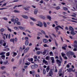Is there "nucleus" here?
<instances>
[{
  "label": "nucleus",
  "mask_w": 77,
  "mask_h": 77,
  "mask_svg": "<svg viewBox=\"0 0 77 77\" xmlns=\"http://www.w3.org/2000/svg\"><path fill=\"white\" fill-rule=\"evenodd\" d=\"M66 54L68 57L70 58L72 57V56H73V57H74V58H76V56L75 55V54H74V53L71 52V51H69L67 52Z\"/></svg>",
  "instance_id": "f257e3e1"
},
{
  "label": "nucleus",
  "mask_w": 77,
  "mask_h": 77,
  "mask_svg": "<svg viewBox=\"0 0 77 77\" xmlns=\"http://www.w3.org/2000/svg\"><path fill=\"white\" fill-rule=\"evenodd\" d=\"M4 43L3 45V43ZM3 45V46H4V47H5L6 46V43L5 42V41L3 40H1L0 41V46H2L1 45Z\"/></svg>",
  "instance_id": "f03ea898"
},
{
  "label": "nucleus",
  "mask_w": 77,
  "mask_h": 77,
  "mask_svg": "<svg viewBox=\"0 0 77 77\" xmlns=\"http://www.w3.org/2000/svg\"><path fill=\"white\" fill-rule=\"evenodd\" d=\"M58 28H60V29H62V30L63 29V28L62 27L60 26H56L55 27V29L56 30V32H58V30H59V29Z\"/></svg>",
  "instance_id": "7ed1b4c3"
},
{
  "label": "nucleus",
  "mask_w": 77,
  "mask_h": 77,
  "mask_svg": "<svg viewBox=\"0 0 77 77\" xmlns=\"http://www.w3.org/2000/svg\"><path fill=\"white\" fill-rule=\"evenodd\" d=\"M29 49H30V48L29 47H26L23 51L24 53H27L29 50Z\"/></svg>",
  "instance_id": "20e7f679"
},
{
  "label": "nucleus",
  "mask_w": 77,
  "mask_h": 77,
  "mask_svg": "<svg viewBox=\"0 0 77 77\" xmlns=\"http://www.w3.org/2000/svg\"><path fill=\"white\" fill-rule=\"evenodd\" d=\"M42 63H44L46 65H48V63L47 61H46L45 59H43L42 60Z\"/></svg>",
  "instance_id": "39448f33"
},
{
  "label": "nucleus",
  "mask_w": 77,
  "mask_h": 77,
  "mask_svg": "<svg viewBox=\"0 0 77 77\" xmlns=\"http://www.w3.org/2000/svg\"><path fill=\"white\" fill-rule=\"evenodd\" d=\"M49 76L51 77L53 75V70L50 69L49 72Z\"/></svg>",
  "instance_id": "423d86ee"
},
{
  "label": "nucleus",
  "mask_w": 77,
  "mask_h": 77,
  "mask_svg": "<svg viewBox=\"0 0 77 77\" xmlns=\"http://www.w3.org/2000/svg\"><path fill=\"white\" fill-rule=\"evenodd\" d=\"M67 70H68L69 72H71V71H72V72H75V70H73V69L72 68H69V70L67 69Z\"/></svg>",
  "instance_id": "0eeeda50"
},
{
  "label": "nucleus",
  "mask_w": 77,
  "mask_h": 77,
  "mask_svg": "<svg viewBox=\"0 0 77 77\" xmlns=\"http://www.w3.org/2000/svg\"><path fill=\"white\" fill-rule=\"evenodd\" d=\"M35 73V71L34 70L32 71H32H30V74H32L33 76H34V75H35V74H34Z\"/></svg>",
  "instance_id": "6e6552de"
},
{
  "label": "nucleus",
  "mask_w": 77,
  "mask_h": 77,
  "mask_svg": "<svg viewBox=\"0 0 77 77\" xmlns=\"http://www.w3.org/2000/svg\"><path fill=\"white\" fill-rule=\"evenodd\" d=\"M22 17H23V18H25V19H28V17L26 15H22Z\"/></svg>",
  "instance_id": "1a4fd4ad"
},
{
  "label": "nucleus",
  "mask_w": 77,
  "mask_h": 77,
  "mask_svg": "<svg viewBox=\"0 0 77 77\" xmlns=\"http://www.w3.org/2000/svg\"><path fill=\"white\" fill-rule=\"evenodd\" d=\"M69 30L70 31H74V28L72 26L69 27Z\"/></svg>",
  "instance_id": "9d476101"
},
{
  "label": "nucleus",
  "mask_w": 77,
  "mask_h": 77,
  "mask_svg": "<svg viewBox=\"0 0 77 77\" xmlns=\"http://www.w3.org/2000/svg\"><path fill=\"white\" fill-rule=\"evenodd\" d=\"M64 47H62V48L63 49V50H66V47H67V45H64Z\"/></svg>",
  "instance_id": "9b49d317"
},
{
  "label": "nucleus",
  "mask_w": 77,
  "mask_h": 77,
  "mask_svg": "<svg viewBox=\"0 0 77 77\" xmlns=\"http://www.w3.org/2000/svg\"><path fill=\"white\" fill-rule=\"evenodd\" d=\"M43 42L44 43H47V42H48V40H47L46 39H44L43 40Z\"/></svg>",
  "instance_id": "f8f14e48"
},
{
  "label": "nucleus",
  "mask_w": 77,
  "mask_h": 77,
  "mask_svg": "<svg viewBox=\"0 0 77 77\" xmlns=\"http://www.w3.org/2000/svg\"><path fill=\"white\" fill-rule=\"evenodd\" d=\"M46 53H47V50H46V49H45L44 50V51H43V53L42 52V54L43 55H45Z\"/></svg>",
  "instance_id": "ddd939ff"
},
{
  "label": "nucleus",
  "mask_w": 77,
  "mask_h": 77,
  "mask_svg": "<svg viewBox=\"0 0 77 77\" xmlns=\"http://www.w3.org/2000/svg\"><path fill=\"white\" fill-rule=\"evenodd\" d=\"M70 33L71 35H76V33L74 32V30L71 31L70 32Z\"/></svg>",
  "instance_id": "4468645a"
},
{
  "label": "nucleus",
  "mask_w": 77,
  "mask_h": 77,
  "mask_svg": "<svg viewBox=\"0 0 77 77\" xmlns=\"http://www.w3.org/2000/svg\"><path fill=\"white\" fill-rule=\"evenodd\" d=\"M13 54L12 55V57H15L17 55V53L15 52H13Z\"/></svg>",
  "instance_id": "2eb2a0df"
},
{
  "label": "nucleus",
  "mask_w": 77,
  "mask_h": 77,
  "mask_svg": "<svg viewBox=\"0 0 77 77\" xmlns=\"http://www.w3.org/2000/svg\"><path fill=\"white\" fill-rule=\"evenodd\" d=\"M37 25L38 26H39L40 27H42L43 26V25L42 24V23L41 22L40 23L37 24Z\"/></svg>",
  "instance_id": "dca6fc26"
},
{
  "label": "nucleus",
  "mask_w": 77,
  "mask_h": 77,
  "mask_svg": "<svg viewBox=\"0 0 77 77\" xmlns=\"http://www.w3.org/2000/svg\"><path fill=\"white\" fill-rule=\"evenodd\" d=\"M29 43V41H28V40L26 41L25 42V45H28Z\"/></svg>",
  "instance_id": "f3484780"
},
{
  "label": "nucleus",
  "mask_w": 77,
  "mask_h": 77,
  "mask_svg": "<svg viewBox=\"0 0 77 77\" xmlns=\"http://www.w3.org/2000/svg\"><path fill=\"white\" fill-rule=\"evenodd\" d=\"M47 19H48V20H49L50 21H51V17L50 16L48 15V16H47Z\"/></svg>",
  "instance_id": "a211bd4d"
},
{
  "label": "nucleus",
  "mask_w": 77,
  "mask_h": 77,
  "mask_svg": "<svg viewBox=\"0 0 77 77\" xmlns=\"http://www.w3.org/2000/svg\"><path fill=\"white\" fill-rule=\"evenodd\" d=\"M46 71L48 72L50 70V67L49 66H48L46 68Z\"/></svg>",
  "instance_id": "6ab92c4d"
},
{
  "label": "nucleus",
  "mask_w": 77,
  "mask_h": 77,
  "mask_svg": "<svg viewBox=\"0 0 77 77\" xmlns=\"http://www.w3.org/2000/svg\"><path fill=\"white\" fill-rule=\"evenodd\" d=\"M57 62H58L59 63H60V64H59V66H60L61 65L60 64H61V61L59 60L58 59H57Z\"/></svg>",
  "instance_id": "aec40b11"
},
{
  "label": "nucleus",
  "mask_w": 77,
  "mask_h": 77,
  "mask_svg": "<svg viewBox=\"0 0 77 77\" xmlns=\"http://www.w3.org/2000/svg\"><path fill=\"white\" fill-rule=\"evenodd\" d=\"M1 57L2 59H3V60H5V55H2L1 56Z\"/></svg>",
  "instance_id": "412c9836"
},
{
  "label": "nucleus",
  "mask_w": 77,
  "mask_h": 77,
  "mask_svg": "<svg viewBox=\"0 0 77 77\" xmlns=\"http://www.w3.org/2000/svg\"><path fill=\"white\" fill-rule=\"evenodd\" d=\"M30 19H31V20H32L33 21H36V20H35V19H34L32 17H30Z\"/></svg>",
  "instance_id": "4be33fe9"
},
{
  "label": "nucleus",
  "mask_w": 77,
  "mask_h": 77,
  "mask_svg": "<svg viewBox=\"0 0 77 77\" xmlns=\"http://www.w3.org/2000/svg\"><path fill=\"white\" fill-rule=\"evenodd\" d=\"M55 9H56V10H59V9H60V7L59 6H58L55 7Z\"/></svg>",
  "instance_id": "5701e85b"
},
{
  "label": "nucleus",
  "mask_w": 77,
  "mask_h": 77,
  "mask_svg": "<svg viewBox=\"0 0 77 77\" xmlns=\"http://www.w3.org/2000/svg\"><path fill=\"white\" fill-rule=\"evenodd\" d=\"M51 60H52V63H54V57H52L51 58Z\"/></svg>",
  "instance_id": "b1692460"
},
{
  "label": "nucleus",
  "mask_w": 77,
  "mask_h": 77,
  "mask_svg": "<svg viewBox=\"0 0 77 77\" xmlns=\"http://www.w3.org/2000/svg\"><path fill=\"white\" fill-rule=\"evenodd\" d=\"M14 41H15V40H14V38H11V39H10V42H13V43H14Z\"/></svg>",
  "instance_id": "393cba45"
},
{
  "label": "nucleus",
  "mask_w": 77,
  "mask_h": 77,
  "mask_svg": "<svg viewBox=\"0 0 77 77\" xmlns=\"http://www.w3.org/2000/svg\"><path fill=\"white\" fill-rule=\"evenodd\" d=\"M19 29L20 30H23V29H24V28L22 26H19Z\"/></svg>",
  "instance_id": "a878e982"
},
{
  "label": "nucleus",
  "mask_w": 77,
  "mask_h": 77,
  "mask_svg": "<svg viewBox=\"0 0 77 77\" xmlns=\"http://www.w3.org/2000/svg\"><path fill=\"white\" fill-rule=\"evenodd\" d=\"M61 56L63 57H64L66 55L65 54H64L63 52L61 53Z\"/></svg>",
  "instance_id": "bb28decb"
},
{
  "label": "nucleus",
  "mask_w": 77,
  "mask_h": 77,
  "mask_svg": "<svg viewBox=\"0 0 77 77\" xmlns=\"http://www.w3.org/2000/svg\"><path fill=\"white\" fill-rule=\"evenodd\" d=\"M14 29L16 30H19V28H18L17 27L15 26L14 27Z\"/></svg>",
  "instance_id": "cd10ccee"
},
{
  "label": "nucleus",
  "mask_w": 77,
  "mask_h": 77,
  "mask_svg": "<svg viewBox=\"0 0 77 77\" xmlns=\"http://www.w3.org/2000/svg\"><path fill=\"white\" fill-rule=\"evenodd\" d=\"M31 68L32 69H35V66L34 65H32L31 66Z\"/></svg>",
  "instance_id": "c85d7f7f"
},
{
  "label": "nucleus",
  "mask_w": 77,
  "mask_h": 77,
  "mask_svg": "<svg viewBox=\"0 0 77 77\" xmlns=\"http://www.w3.org/2000/svg\"><path fill=\"white\" fill-rule=\"evenodd\" d=\"M6 53V52H2L0 53V55H5V54Z\"/></svg>",
  "instance_id": "c756f323"
},
{
  "label": "nucleus",
  "mask_w": 77,
  "mask_h": 77,
  "mask_svg": "<svg viewBox=\"0 0 77 77\" xmlns=\"http://www.w3.org/2000/svg\"><path fill=\"white\" fill-rule=\"evenodd\" d=\"M3 63L4 65H7V64L8 63V60H6V61L4 62H3Z\"/></svg>",
  "instance_id": "7c9ffc66"
},
{
  "label": "nucleus",
  "mask_w": 77,
  "mask_h": 77,
  "mask_svg": "<svg viewBox=\"0 0 77 77\" xmlns=\"http://www.w3.org/2000/svg\"><path fill=\"white\" fill-rule=\"evenodd\" d=\"M37 13H38V10H35L34 11V14H37Z\"/></svg>",
  "instance_id": "2f4dec72"
},
{
  "label": "nucleus",
  "mask_w": 77,
  "mask_h": 77,
  "mask_svg": "<svg viewBox=\"0 0 77 77\" xmlns=\"http://www.w3.org/2000/svg\"><path fill=\"white\" fill-rule=\"evenodd\" d=\"M59 58L61 62H63L62 58V56H61V55L59 56Z\"/></svg>",
  "instance_id": "473e14b6"
},
{
  "label": "nucleus",
  "mask_w": 77,
  "mask_h": 77,
  "mask_svg": "<svg viewBox=\"0 0 77 77\" xmlns=\"http://www.w3.org/2000/svg\"><path fill=\"white\" fill-rule=\"evenodd\" d=\"M14 12L15 13H20V11H17L16 10L14 11Z\"/></svg>",
  "instance_id": "72a5a7b5"
},
{
  "label": "nucleus",
  "mask_w": 77,
  "mask_h": 77,
  "mask_svg": "<svg viewBox=\"0 0 77 77\" xmlns=\"http://www.w3.org/2000/svg\"><path fill=\"white\" fill-rule=\"evenodd\" d=\"M10 55V52H8L6 53V56H9Z\"/></svg>",
  "instance_id": "f704fd0d"
},
{
  "label": "nucleus",
  "mask_w": 77,
  "mask_h": 77,
  "mask_svg": "<svg viewBox=\"0 0 77 77\" xmlns=\"http://www.w3.org/2000/svg\"><path fill=\"white\" fill-rule=\"evenodd\" d=\"M30 63H25V65H28L29 66V65H30Z\"/></svg>",
  "instance_id": "c9c22d12"
},
{
  "label": "nucleus",
  "mask_w": 77,
  "mask_h": 77,
  "mask_svg": "<svg viewBox=\"0 0 77 77\" xmlns=\"http://www.w3.org/2000/svg\"><path fill=\"white\" fill-rule=\"evenodd\" d=\"M43 23L44 26L45 27H47V24H46V23H45V22H43Z\"/></svg>",
  "instance_id": "e433bc0d"
},
{
  "label": "nucleus",
  "mask_w": 77,
  "mask_h": 77,
  "mask_svg": "<svg viewBox=\"0 0 77 77\" xmlns=\"http://www.w3.org/2000/svg\"><path fill=\"white\" fill-rule=\"evenodd\" d=\"M41 51H37L36 52V53L37 54H41Z\"/></svg>",
  "instance_id": "4c0bfd02"
},
{
  "label": "nucleus",
  "mask_w": 77,
  "mask_h": 77,
  "mask_svg": "<svg viewBox=\"0 0 77 77\" xmlns=\"http://www.w3.org/2000/svg\"><path fill=\"white\" fill-rule=\"evenodd\" d=\"M41 32H42V33H43V34L45 35H46V33H45V31H44L42 30L41 31Z\"/></svg>",
  "instance_id": "58836bf2"
},
{
  "label": "nucleus",
  "mask_w": 77,
  "mask_h": 77,
  "mask_svg": "<svg viewBox=\"0 0 77 77\" xmlns=\"http://www.w3.org/2000/svg\"><path fill=\"white\" fill-rule=\"evenodd\" d=\"M41 32H42V33H43V34L45 35H46V33H45V31H44L42 30L41 31Z\"/></svg>",
  "instance_id": "ea45409f"
},
{
  "label": "nucleus",
  "mask_w": 77,
  "mask_h": 77,
  "mask_svg": "<svg viewBox=\"0 0 77 77\" xmlns=\"http://www.w3.org/2000/svg\"><path fill=\"white\" fill-rule=\"evenodd\" d=\"M43 46L44 47H49V46L46 44H45Z\"/></svg>",
  "instance_id": "a19ab883"
},
{
  "label": "nucleus",
  "mask_w": 77,
  "mask_h": 77,
  "mask_svg": "<svg viewBox=\"0 0 77 77\" xmlns=\"http://www.w3.org/2000/svg\"><path fill=\"white\" fill-rule=\"evenodd\" d=\"M16 24H17V25H20L21 23L19 21H17V22Z\"/></svg>",
  "instance_id": "79ce46f5"
},
{
  "label": "nucleus",
  "mask_w": 77,
  "mask_h": 77,
  "mask_svg": "<svg viewBox=\"0 0 77 77\" xmlns=\"http://www.w3.org/2000/svg\"><path fill=\"white\" fill-rule=\"evenodd\" d=\"M50 54L51 56H54V55L53 54V52L52 51H51L50 53Z\"/></svg>",
  "instance_id": "37998d69"
},
{
  "label": "nucleus",
  "mask_w": 77,
  "mask_h": 77,
  "mask_svg": "<svg viewBox=\"0 0 77 77\" xmlns=\"http://www.w3.org/2000/svg\"><path fill=\"white\" fill-rule=\"evenodd\" d=\"M35 67V68H38V65L36 64H34V65Z\"/></svg>",
  "instance_id": "c03bdc74"
},
{
  "label": "nucleus",
  "mask_w": 77,
  "mask_h": 77,
  "mask_svg": "<svg viewBox=\"0 0 77 77\" xmlns=\"http://www.w3.org/2000/svg\"><path fill=\"white\" fill-rule=\"evenodd\" d=\"M25 39L26 40V41H29V38L27 37H26L25 38Z\"/></svg>",
  "instance_id": "a18cd8bd"
},
{
  "label": "nucleus",
  "mask_w": 77,
  "mask_h": 77,
  "mask_svg": "<svg viewBox=\"0 0 77 77\" xmlns=\"http://www.w3.org/2000/svg\"><path fill=\"white\" fill-rule=\"evenodd\" d=\"M8 31H9V32H12V30H11V29H9V27H8Z\"/></svg>",
  "instance_id": "49530a36"
},
{
  "label": "nucleus",
  "mask_w": 77,
  "mask_h": 77,
  "mask_svg": "<svg viewBox=\"0 0 77 77\" xmlns=\"http://www.w3.org/2000/svg\"><path fill=\"white\" fill-rule=\"evenodd\" d=\"M25 32H29V33H31V32H30V31L28 29H26V30Z\"/></svg>",
  "instance_id": "de8ad7c7"
},
{
  "label": "nucleus",
  "mask_w": 77,
  "mask_h": 77,
  "mask_svg": "<svg viewBox=\"0 0 77 77\" xmlns=\"http://www.w3.org/2000/svg\"><path fill=\"white\" fill-rule=\"evenodd\" d=\"M63 9L65 11H67V10H68V8H67L65 7H64L63 8Z\"/></svg>",
  "instance_id": "09e8293b"
},
{
  "label": "nucleus",
  "mask_w": 77,
  "mask_h": 77,
  "mask_svg": "<svg viewBox=\"0 0 77 77\" xmlns=\"http://www.w3.org/2000/svg\"><path fill=\"white\" fill-rule=\"evenodd\" d=\"M4 29H3V28H2L0 29V31H1V32H4Z\"/></svg>",
  "instance_id": "8fccbe9b"
},
{
  "label": "nucleus",
  "mask_w": 77,
  "mask_h": 77,
  "mask_svg": "<svg viewBox=\"0 0 77 77\" xmlns=\"http://www.w3.org/2000/svg\"><path fill=\"white\" fill-rule=\"evenodd\" d=\"M5 68H6V67L4 66H2L1 67V69H5Z\"/></svg>",
  "instance_id": "3c124183"
},
{
  "label": "nucleus",
  "mask_w": 77,
  "mask_h": 77,
  "mask_svg": "<svg viewBox=\"0 0 77 77\" xmlns=\"http://www.w3.org/2000/svg\"><path fill=\"white\" fill-rule=\"evenodd\" d=\"M35 49L36 51H38V50H40L39 48H35Z\"/></svg>",
  "instance_id": "603ef678"
},
{
  "label": "nucleus",
  "mask_w": 77,
  "mask_h": 77,
  "mask_svg": "<svg viewBox=\"0 0 77 77\" xmlns=\"http://www.w3.org/2000/svg\"><path fill=\"white\" fill-rule=\"evenodd\" d=\"M71 22H72V23H77V21L74 20H71Z\"/></svg>",
  "instance_id": "864d4df0"
},
{
  "label": "nucleus",
  "mask_w": 77,
  "mask_h": 77,
  "mask_svg": "<svg viewBox=\"0 0 77 77\" xmlns=\"http://www.w3.org/2000/svg\"><path fill=\"white\" fill-rule=\"evenodd\" d=\"M41 17H42V18L43 19H44L45 18V16H41Z\"/></svg>",
  "instance_id": "5fc2aeb1"
},
{
  "label": "nucleus",
  "mask_w": 77,
  "mask_h": 77,
  "mask_svg": "<svg viewBox=\"0 0 77 77\" xmlns=\"http://www.w3.org/2000/svg\"><path fill=\"white\" fill-rule=\"evenodd\" d=\"M14 41H15V42H17V41H18V38H15Z\"/></svg>",
  "instance_id": "6e6d98bb"
},
{
  "label": "nucleus",
  "mask_w": 77,
  "mask_h": 77,
  "mask_svg": "<svg viewBox=\"0 0 77 77\" xmlns=\"http://www.w3.org/2000/svg\"><path fill=\"white\" fill-rule=\"evenodd\" d=\"M55 72H57V67L56 66L55 67Z\"/></svg>",
  "instance_id": "4d7b16f0"
},
{
  "label": "nucleus",
  "mask_w": 77,
  "mask_h": 77,
  "mask_svg": "<svg viewBox=\"0 0 77 77\" xmlns=\"http://www.w3.org/2000/svg\"><path fill=\"white\" fill-rule=\"evenodd\" d=\"M46 72L45 71V70L43 69V73L44 74H45V73Z\"/></svg>",
  "instance_id": "13d9d810"
},
{
  "label": "nucleus",
  "mask_w": 77,
  "mask_h": 77,
  "mask_svg": "<svg viewBox=\"0 0 77 77\" xmlns=\"http://www.w3.org/2000/svg\"><path fill=\"white\" fill-rule=\"evenodd\" d=\"M63 58H64L65 60H67L68 59V58H67V57L66 56H64L63 57Z\"/></svg>",
  "instance_id": "bf43d9fd"
},
{
  "label": "nucleus",
  "mask_w": 77,
  "mask_h": 77,
  "mask_svg": "<svg viewBox=\"0 0 77 77\" xmlns=\"http://www.w3.org/2000/svg\"><path fill=\"white\" fill-rule=\"evenodd\" d=\"M19 19H18V18H16L15 19V21H16L17 22L18 21Z\"/></svg>",
  "instance_id": "052dcab7"
},
{
  "label": "nucleus",
  "mask_w": 77,
  "mask_h": 77,
  "mask_svg": "<svg viewBox=\"0 0 77 77\" xmlns=\"http://www.w3.org/2000/svg\"><path fill=\"white\" fill-rule=\"evenodd\" d=\"M30 23L31 26H33V23L32 22H30Z\"/></svg>",
  "instance_id": "680f3d73"
},
{
  "label": "nucleus",
  "mask_w": 77,
  "mask_h": 77,
  "mask_svg": "<svg viewBox=\"0 0 77 77\" xmlns=\"http://www.w3.org/2000/svg\"><path fill=\"white\" fill-rule=\"evenodd\" d=\"M55 43L56 47H58V44H57V42H55Z\"/></svg>",
  "instance_id": "e2e57ef3"
},
{
  "label": "nucleus",
  "mask_w": 77,
  "mask_h": 77,
  "mask_svg": "<svg viewBox=\"0 0 77 77\" xmlns=\"http://www.w3.org/2000/svg\"><path fill=\"white\" fill-rule=\"evenodd\" d=\"M11 21H12V22H14L15 21V19L12 18L11 19Z\"/></svg>",
  "instance_id": "0e129e2a"
},
{
  "label": "nucleus",
  "mask_w": 77,
  "mask_h": 77,
  "mask_svg": "<svg viewBox=\"0 0 77 77\" xmlns=\"http://www.w3.org/2000/svg\"><path fill=\"white\" fill-rule=\"evenodd\" d=\"M46 60H48V59H49V57H48V56H47L46 57Z\"/></svg>",
  "instance_id": "69168bd1"
},
{
  "label": "nucleus",
  "mask_w": 77,
  "mask_h": 77,
  "mask_svg": "<svg viewBox=\"0 0 77 77\" xmlns=\"http://www.w3.org/2000/svg\"><path fill=\"white\" fill-rule=\"evenodd\" d=\"M74 48H77V44H76V45H75L74 46Z\"/></svg>",
  "instance_id": "338daca9"
},
{
  "label": "nucleus",
  "mask_w": 77,
  "mask_h": 77,
  "mask_svg": "<svg viewBox=\"0 0 77 77\" xmlns=\"http://www.w3.org/2000/svg\"><path fill=\"white\" fill-rule=\"evenodd\" d=\"M35 76L36 77H40L39 76V75L38 74L35 75Z\"/></svg>",
  "instance_id": "774afa93"
}]
</instances>
